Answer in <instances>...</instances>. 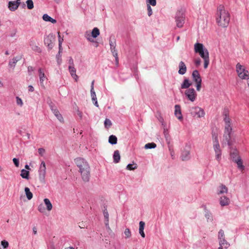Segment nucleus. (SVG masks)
I'll use <instances>...</instances> for the list:
<instances>
[{"label":"nucleus","instance_id":"1","mask_svg":"<svg viewBox=\"0 0 249 249\" xmlns=\"http://www.w3.org/2000/svg\"><path fill=\"white\" fill-rule=\"evenodd\" d=\"M222 114L224 116V121L225 124L224 133V142H227L229 146L231 145V139L232 132L231 119L229 118V111L227 108H224Z\"/></svg>","mask_w":249,"mask_h":249},{"label":"nucleus","instance_id":"2","mask_svg":"<svg viewBox=\"0 0 249 249\" xmlns=\"http://www.w3.org/2000/svg\"><path fill=\"white\" fill-rule=\"evenodd\" d=\"M77 167L79 168L82 179L85 182L89 181L90 177V167L87 161L81 158H77L74 160Z\"/></svg>","mask_w":249,"mask_h":249},{"label":"nucleus","instance_id":"3","mask_svg":"<svg viewBox=\"0 0 249 249\" xmlns=\"http://www.w3.org/2000/svg\"><path fill=\"white\" fill-rule=\"evenodd\" d=\"M230 14L227 11L222 5H220L217 10L216 22L222 27L228 26L230 21Z\"/></svg>","mask_w":249,"mask_h":249},{"label":"nucleus","instance_id":"4","mask_svg":"<svg viewBox=\"0 0 249 249\" xmlns=\"http://www.w3.org/2000/svg\"><path fill=\"white\" fill-rule=\"evenodd\" d=\"M194 51L204 60V68L207 69L210 63L209 53L202 43L196 42L194 45Z\"/></svg>","mask_w":249,"mask_h":249},{"label":"nucleus","instance_id":"5","mask_svg":"<svg viewBox=\"0 0 249 249\" xmlns=\"http://www.w3.org/2000/svg\"><path fill=\"white\" fill-rule=\"evenodd\" d=\"M177 27L181 28L185 23V14L183 9L178 10L176 13L175 17Z\"/></svg>","mask_w":249,"mask_h":249},{"label":"nucleus","instance_id":"6","mask_svg":"<svg viewBox=\"0 0 249 249\" xmlns=\"http://www.w3.org/2000/svg\"><path fill=\"white\" fill-rule=\"evenodd\" d=\"M236 71L238 76L242 79H249V72L240 63H237L236 66Z\"/></svg>","mask_w":249,"mask_h":249},{"label":"nucleus","instance_id":"7","mask_svg":"<svg viewBox=\"0 0 249 249\" xmlns=\"http://www.w3.org/2000/svg\"><path fill=\"white\" fill-rule=\"evenodd\" d=\"M189 112L193 117L201 118L204 117V110L198 107H193L189 109Z\"/></svg>","mask_w":249,"mask_h":249},{"label":"nucleus","instance_id":"8","mask_svg":"<svg viewBox=\"0 0 249 249\" xmlns=\"http://www.w3.org/2000/svg\"><path fill=\"white\" fill-rule=\"evenodd\" d=\"M191 145L190 144L186 143L181 151L180 158L182 160H188L191 158Z\"/></svg>","mask_w":249,"mask_h":249},{"label":"nucleus","instance_id":"9","mask_svg":"<svg viewBox=\"0 0 249 249\" xmlns=\"http://www.w3.org/2000/svg\"><path fill=\"white\" fill-rule=\"evenodd\" d=\"M46 173V164L44 161H42L39 165V168L38 169L39 179L41 181L43 182L44 181Z\"/></svg>","mask_w":249,"mask_h":249},{"label":"nucleus","instance_id":"10","mask_svg":"<svg viewBox=\"0 0 249 249\" xmlns=\"http://www.w3.org/2000/svg\"><path fill=\"white\" fill-rule=\"evenodd\" d=\"M185 95L191 102H194L196 98L197 94L193 88H189L185 92Z\"/></svg>","mask_w":249,"mask_h":249},{"label":"nucleus","instance_id":"11","mask_svg":"<svg viewBox=\"0 0 249 249\" xmlns=\"http://www.w3.org/2000/svg\"><path fill=\"white\" fill-rule=\"evenodd\" d=\"M54 38L53 37L52 34H49L46 37H45L44 41V44L47 46L48 49L51 50L53 47V41Z\"/></svg>","mask_w":249,"mask_h":249},{"label":"nucleus","instance_id":"12","mask_svg":"<svg viewBox=\"0 0 249 249\" xmlns=\"http://www.w3.org/2000/svg\"><path fill=\"white\" fill-rule=\"evenodd\" d=\"M38 75L39 77V83L41 87L45 88L44 82L47 80V77L45 75L44 70L42 68L38 69Z\"/></svg>","mask_w":249,"mask_h":249},{"label":"nucleus","instance_id":"13","mask_svg":"<svg viewBox=\"0 0 249 249\" xmlns=\"http://www.w3.org/2000/svg\"><path fill=\"white\" fill-rule=\"evenodd\" d=\"M21 2L16 1H10L8 2V8L11 11H15L18 8Z\"/></svg>","mask_w":249,"mask_h":249},{"label":"nucleus","instance_id":"14","mask_svg":"<svg viewBox=\"0 0 249 249\" xmlns=\"http://www.w3.org/2000/svg\"><path fill=\"white\" fill-rule=\"evenodd\" d=\"M51 108L55 116L60 122H64V119L62 115L60 113L59 110L56 108H54L53 106H51Z\"/></svg>","mask_w":249,"mask_h":249},{"label":"nucleus","instance_id":"15","mask_svg":"<svg viewBox=\"0 0 249 249\" xmlns=\"http://www.w3.org/2000/svg\"><path fill=\"white\" fill-rule=\"evenodd\" d=\"M232 161L237 164V168L240 171H243L245 169V166L243 164V161L241 157H238Z\"/></svg>","mask_w":249,"mask_h":249},{"label":"nucleus","instance_id":"16","mask_svg":"<svg viewBox=\"0 0 249 249\" xmlns=\"http://www.w3.org/2000/svg\"><path fill=\"white\" fill-rule=\"evenodd\" d=\"M193 80L196 83L202 82V79L200 74L197 70H194L192 72Z\"/></svg>","mask_w":249,"mask_h":249},{"label":"nucleus","instance_id":"17","mask_svg":"<svg viewBox=\"0 0 249 249\" xmlns=\"http://www.w3.org/2000/svg\"><path fill=\"white\" fill-rule=\"evenodd\" d=\"M219 203L222 207L228 206L230 203V200L226 196H222L219 199Z\"/></svg>","mask_w":249,"mask_h":249},{"label":"nucleus","instance_id":"18","mask_svg":"<svg viewBox=\"0 0 249 249\" xmlns=\"http://www.w3.org/2000/svg\"><path fill=\"white\" fill-rule=\"evenodd\" d=\"M175 115L178 118V119L179 120H181L183 119L180 107L179 105H176L175 106Z\"/></svg>","mask_w":249,"mask_h":249},{"label":"nucleus","instance_id":"19","mask_svg":"<svg viewBox=\"0 0 249 249\" xmlns=\"http://www.w3.org/2000/svg\"><path fill=\"white\" fill-rule=\"evenodd\" d=\"M179 70L178 72L179 74L183 75L187 71L186 66L183 61H180L178 65Z\"/></svg>","mask_w":249,"mask_h":249},{"label":"nucleus","instance_id":"20","mask_svg":"<svg viewBox=\"0 0 249 249\" xmlns=\"http://www.w3.org/2000/svg\"><path fill=\"white\" fill-rule=\"evenodd\" d=\"M29 45L33 51L37 53L41 52V49L37 45H36L34 40L30 39L29 41Z\"/></svg>","mask_w":249,"mask_h":249},{"label":"nucleus","instance_id":"21","mask_svg":"<svg viewBox=\"0 0 249 249\" xmlns=\"http://www.w3.org/2000/svg\"><path fill=\"white\" fill-rule=\"evenodd\" d=\"M69 70L71 77L77 82L78 79V76L76 74V69L73 66H69Z\"/></svg>","mask_w":249,"mask_h":249},{"label":"nucleus","instance_id":"22","mask_svg":"<svg viewBox=\"0 0 249 249\" xmlns=\"http://www.w3.org/2000/svg\"><path fill=\"white\" fill-rule=\"evenodd\" d=\"M219 247L218 249H227L230 246L229 243L225 238L219 240Z\"/></svg>","mask_w":249,"mask_h":249},{"label":"nucleus","instance_id":"23","mask_svg":"<svg viewBox=\"0 0 249 249\" xmlns=\"http://www.w3.org/2000/svg\"><path fill=\"white\" fill-rule=\"evenodd\" d=\"M192 83L187 78H185L181 84V89H188L192 85Z\"/></svg>","mask_w":249,"mask_h":249},{"label":"nucleus","instance_id":"24","mask_svg":"<svg viewBox=\"0 0 249 249\" xmlns=\"http://www.w3.org/2000/svg\"><path fill=\"white\" fill-rule=\"evenodd\" d=\"M228 190V188L225 185L221 184L217 189V194L227 193Z\"/></svg>","mask_w":249,"mask_h":249},{"label":"nucleus","instance_id":"25","mask_svg":"<svg viewBox=\"0 0 249 249\" xmlns=\"http://www.w3.org/2000/svg\"><path fill=\"white\" fill-rule=\"evenodd\" d=\"M145 226V223L143 221H140L139 223V233L142 237H145V234L144 232V229Z\"/></svg>","mask_w":249,"mask_h":249},{"label":"nucleus","instance_id":"26","mask_svg":"<svg viewBox=\"0 0 249 249\" xmlns=\"http://www.w3.org/2000/svg\"><path fill=\"white\" fill-rule=\"evenodd\" d=\"M213 148L215 153L221 152V150L220 148V145L217 137H215V141L214 143L213 144Z\"/></svg>","mask_w":249,"mask_h":249},{"label":"nucleus","instance_id":"27","mask_svg":"<svg viewBox=\"0 0 249 249\" xmlns=\"http://www.w3.org/2000/svg\"><path fill=\"white\" fill-rule=\"evenodd\" d=\"M113 162L115 163H118L120 160V155L119 150H117L114 152L113 155Z\"/></svg>","mask_w":249,"mask_h":249},{"label":"nucleus","instance_id":"28","mask_svg":"<svg viewBox=\"0 0 249 249\" xmlns=\"http://www.w3.org/2000/svg\"><path fill=\"white\" fill-rule=\"evenodd\" d=\"M109 41L110 50L116 49V43L114 36H110Z\"/></svg>","mask_w":249,"mask_h":249},{"label":"nucleus","instance_id":"29","mask_svg":"<svg viewBox=\"0 0 249 249\" xmlns=\"http://www.w3.org/2000/svg\"><path fill=\"white\" fill-rule=\"evenodd\" d=\"M230 157L232 160L236 159L238 157H240L239 155L238 151L236 149H233L230 152Z\"/></svg>","mask_w":249,"mask_h":249},{"label":"nucleus","instance_id":"30","mask_svg":"<svg viewBox=\"0 0 249 249\" xmlns=\"http://www.w3.org/2000/svg\"><path fill=\"white\" fill-rule=\"evenodd\" d=\"M44 203L46 206V209L48 211L52 210L53 208V205L48 198L44 199Z\"/></svg>","mask_w":249,"mask_h":249},{"label":"nucleus","instance_id":"31","mask_svg":"<svg viewBox=\"0 0 249 249\" xmlns=\"http://www.w3.org/2000/svg\"><path fill=\"white\" fill-rule=\"evenodd\" d=\"M108 142L112 145L116 144L117 143V138L115 135H110L108 138Z\"/></svg>","mask_w":249,"mask_h":249},{"label":"nucleus","instance_id":"32","mask_svg":"<svg viewBox=\"0 0 249 249\" xmlns=\"http://www.w3.org/2000/svg\"><path fill=\"white\" fill-rule=\"evenodd\" d=\"M20 58L18 57L13 58L11 60L9 61V65L11 67L15 68L16 63L19 60Z\"/></svg>","mask_w":249,"mask_h":249},{"label":"nucleus","instance_id":"33","mask_svg":"<svg viewBox=\"0 0 249 249\" xmlns=\"http://www.w3.org/2000/svg\"><path fill=\"white\" fill-rule=\"evenodd\" d=\"M58 48L59 50V53H62L63 48L62 47V44L63 41V37H61L60 35V32H58Z\"/></svg>","mask_w":249,"mask_h":249},{"label":"nucleus","instance_id":"34","mask_svg":"<svg viewBox=\"0 0 249 249\" xmlns=\"http://www.w3.org/2000/svg\"><path fill=\"white\" fill-rule=\"evenodd\" d=\"M20 176L23 178L29 179V171L25 169H22Z\"/></svg>","mask_w":249,"mask_h":249},{"label":"nucleus","instance_id":"35","mask_svg":"<svg viewBox=\"0 0 249 249\" xmlns=\"http://www.w3.org/2000/svg\"><path fill=\"white\" fill-rule=\"evenodd\" d=\"M205 216L207 219V221L212 222L213 220L212 214L208 210L205 211Z\"/></svg>","mask_w":249,"mask_h":249},{"label":"nucleus","instance_id":"36","mask_svg":"<svg viewBox=\"0 0 249 249\" xmlns=\"http://www.w3.org/2000/svg\"><path fill=\"white\" fill-rule=\"evenodd\" d=\"M163 134H164V137L165 138L166 142L168 143H169L170 141H169V132H168V129H167V128L166 127V126L165 125H164V128H163Z\"/></svg>","mask_w":249,"mask_h":249},{"label":"nucleus","instance_id":"37","mask_svg":"<svg viewBox=\"0 0 249 249\" xmlns=\"http://www.w3.org/2000/svg\"><path fill=\"white\" fill-rule=\"evenodd\" d=\"M100 35V31L99 29L95 27L93 29L91 32V36L93 38L97 37Z\"/></svg>","mask_w":249,"mask_h":249},{"label":"nucleus","instance_id":"38","mask_svg":"<svg viewBox=\"0 0 249 249\" xmlns=\"http://www.w3.org/2000/svg\"><path fill=\"white\" fill-rule=\"evenodd\" d=\"M25 192L28 199H31L33 197V194L30 192V189L28 187L25 188Z\"/></svg>","mask_w":249,"mask_h":249},{"label":"nucleus","instance_id":"39","mask_svg":"<svg viewBox=\"0 0 249 249\" xmlns=\"http://www.w3.org/2000/svg\"><path fill=\"white\" fill-rule=\"evenodd\" d=\"M156 146H157V145L156 143H155L154 142H151V143H146L144 146V148L146 149H152V148H156Z\"/></svg>","mask_w":249,"mask_h":249},{"label":"nucleus","instance_id":"40","mask_svg":"<svg viewBox=\"0 0 249 249\" xmlns=\"http://www.w3.org/2000/svg\"><path fill=\"white\" fill-rule=\"evenodd\" d=\"M27 8L29 10H31L34 8V2L32 0H27L26 1Z\"/></svg>","mask_w":249,"mask_h":249},{"label":"nucleus","instance_id":"41","mask_svg":"<svg viewBox=\"0 0 249 249\" xmlns=\"http://www.w3.org/2000/svg\"><path fill=\"white\" fill-rule=\"evenodd\" d=\"M104 125L106 128H108L112 125V123L109 119L106 118L104 121Z\"/></svg>","mask_w":249,"mask_h":249},{"label":"nucleus","instance_id":"42","mask_svg":"<svg viewBox=\"0 0 249 249\" xmlns=\"http://www.w3.org/2000/svg\"><path fill=\"white\" fill-rule=\"evenodd\" d=\"M124 234L125 235L124 237L126 239L130 238L131 237V232L128 228H126L125 229L124 231Z\"/></svg>","mask_w":249,"mask_h":249},{"label":"nucleus","instance_id":"43","mask_svg":"<svg viewBox=\"0 0 249 249\" xmlns=\"http://www.w3.org/2000/svg\"><path fill=\"white\" fill-rule=\"evenodd\" d=\"M218 238L219 240L225 238L224 231L223 230H220L219 231L218 234Z\"/></svg>","mask_w":249,"mask_h":249},{"label":"nucleus","instance_id":"44","mask_svg":"<svg viewBox=\"0 0 249 249\" xmlns=\"http://www.w3.org/2000/svg\"><path fill=\"white\" fill-rule=\"evenodd\" d=\"M137 166L136 164H128L126 166V169L128 170H132L136 169Z\"/></svg>","mask_w":249,"mask_h":249},{"label":"nucleus","instance_id":"45","mask_svg":"<svg viewBox=\"0 0 249 249\" xmlns=\"http://www.w3.org/2000/svg\"><path fill=\"white\" fill-rule=\"evenodd\" d=\"M61 53H59V51H58V53L57 54L56 57L57 59V62L58 65H60L61 63L62 59L61 58Z\"/></svg>","mask_w":249,"mask_h":249},{"label":"nucleus","instance_id":"46","mask_svg":"<svg viewBox=\"0 0 249 249\" xmlns=\"http://www.w3.org/2000/svg\"><path fill=\"white\" fill-rule=\"evenodd\" d=\"M37 209L38 211L41 213H44L45 211V209L42 204L39 205Z\"/></svg>","mask_w":249,"mask_h":249},{"label":"nucleus","instance_id":"47","mask_svg":"<svg viewBox=\"0 0 249 249\" xmlns=\"http://www.w3.org/2000/svg\"><path fill=\"white\" fill-rule=\"evenodd\" d=\"M51 17L48 14H45L43 15L42 18L45 21H49L51 20Z\"/></svg>","mask_w":249,"mask_h":249},{"label":"nucleus","instance_id":"48","mask_svg":"<svg viewBox=\"0 0 249 249\" xmlns=\"http://www.w3.org/2000/svg\"><path fill=\"white\" fill-rule=\"evenodd\" d=\"M16 102L17 105H19V106L21 107L23 105V102L20 98H19L18 96L16 97Z\"/></svg>","mask_w":249,"mask_h":249},{"label":"nucleus","instance_id":"49","mask_svg":"<svg viewBox=\"0 0 249 249\" xmlns=\"http://www.w3.org/2000/svg\"><path fill=\"white\" fill-rule=\"evenodd\" d=\"M103 214L105 218V220H109V214L107 211V209H105L103 211Z\"/></svg>","mask_w":249,"mask_h":249},{"label":"nucleus","instance_id":"50","mask_svg":"<svg viewBox=\"0 0 249 249\" xmlns=\"http://www.w3.org/2000/svg\"><path fill=\"white\" fill-rule=\"evenodd\" d=\"M1 245L3 247V249L7 248L8 247L9 243L6 240H3L1 242Z\"/></svg>","mask_w":249,"mask_h":249},{"label":"nucleus","instance_id":"51","mask_svg":"<svg viewBox=\"0 0 249 249\" xmlns=\"http://www.w3.org/2000/svg\"><path fill=\"white\" fill-rule=\"evenodd\" d=\"M147 11H148V16H151L152 15V9L149 4H147Z\"/></svg>","mask_w":249,"mask_h":249},{"label":"nucleus","instance_id":"52","mask_svg":"<svg viewBox=\"0 0 249 249\" xmlns=\"http://www.w3.org/2000/svg\"><path fill=\"white\" fill-rule=\"evenodd\" d=\"M90 94H91L92 100H95V99L96 98H97L96 93H95L94 90H90Z\"/></svg>","mask_w":249,"mask_h":249},{"label":"nucleus","instance_id":"53","mask_svg":"<svg viewBox=\"0 0 249 249\" xmlns=\"http://www.w3.org/2000/svg\"><path fill=\"white\" fill-rule=\"evenodd\" d=\"M13 162H14L15 165L16 167H18L19 165V160L17 158H14L13 159Z\"/></svg>","mask_w":249,"mask_h":249},{"label":"nucleus","instance_id":"54","mask_svg":"<svg viewBox=\"0 0 249 249\" xmlns=\"http://www.w3.org/2000/svg\"><path fill=\"white\" fill-rule=\"evenodd\" d=\"M45 152V150L43 148H39L38 149V152L39 154L41 156H42L44 155Z\"/></svg>","mask_w":249,"mask_h":249},{"label":"nucleus","instance_id":"55","mask_svg":"<svg viewBox=\"0 0 249 249\" xmlns=\"http://www.w3.org/2000/svg\"><path fill=\"white\" fill-rule=\"evenodd\" d=\"M147 2L149 3L148 4L152 6H155L156 5V0H147Z\"/></svg>","mask_w":249,"mask_h":249},{"label":"nucleus","instance_id":"56","mask_svg":"<svg viewBox=\"0 0 249 249\" xmlns=\"http://www.w3.org/2000/svg\"><path fill=\"white\" fill-rule=\"evenodd\" d=\"M201 62V59L199 58H198L195 60V64L196 67L199 66L200 65Z\"/></svg>","mask_w":249,"mask_h":249},{"label":"nucleus","instance_id":"57","mask_svg":"<svg viewBox=\"0 0 249 249\" xmlns=\"http://www.w3.org/2000/svg\"><path fill=\"white\" fill-rule=\"evenodd\" d=\"M221 152L215 153V158L218 161H220L221 160Z\"/></svg>","mask_w":249,"mask_h":249},{"label":"nucleus","instance_id":"58","mask_svg":"<svg viewBox=\"0 0 249 249\" xmlns=\"http://www.w3.org/2000/svg\"><path fill=\"white\" fill-rule=\"evenodd\" d=\"M201 82H199L196 83V90L197 91H199L200 90V89H201Z\"/></svg>","mask_w":249,"mask_h":249},{"label":"nucleus","instance_id":"59","mask_svg":"<svg viewBox=\"0 0 249 249\" xmlns=\"http://www.w3.org/2000/svg\"><path fill=\"white\" fill-rule=\"evenodd\" d=\"M113 55L116 57H118V53H117V51L116 50V49H113V50H110Z\"/></svg>","mask_w":249,"mask_h":249},{"label":"nucleus","instance_id":"60","mask_svg":"<svg viewBox=\"0 0 249 249\" xmlns=\"http://www.w3.org/2000/svg\"><path fill=\"white\" fill-rule=\"evenodd\" d=\"M105 226L107 229L110 230V228L109 226V220L107 219V220L105 221Z\"/></svg>","mask_w":249,"mask_h":249},{"label":"nucleus","instance_id":"61","mask_svg":"<svg viewBox=\"0 0 249 249\" xmlns=\"http://www.w3.org/2000/svg\"><path fill=\"white\" fill-rule=\"evenodd\" d=\"M69 63L70 64V66H73V60L72 58L71 57H70V59L69 60Z\"/></svg>","mask_w":249,"mask_h":249},{"label":"nucleus","instance_id":"62","mask_svg":"<svg viewBox=\"0 0 249 249\" xmlns=\"http://www.w3.org/2000/svg\"><path fill=\"white\" fill-rule=\"evenodd\" d=\"M28 90L30 92H33L34 91V88L32 86L29 85L28 86Z\"/></svg>","mask_w":249,"mask_h":249},{"label":"nucleus","instance_id":"63","mask_svg":"<svg viewBox=\"0 0 249 249\" xmlns=\"http://www.w3.org/2000/svg\"><path fill=\"white\" fill-rule=\"evenodd\" d=\"M92 101H93V103L94 105L96 107H99V105H98V102H97V98H96V99H95V100H92Z\"/></svg>","mask_w":249,"mask_h":249},{"label":"nucleus","instance_id":"64","mask_svg":"<svg viewBox=\"0 0 249 249\" xmlns=\"http://www.w3.org/2000/svg\"><path fill=\"white\" fill-rule=\"evenodd\" d=\"M77 115L80 117V118L82 117V113L79 110H77Z\"/></svg>","mask_w":249,"mask_h":249}]
</instances>
